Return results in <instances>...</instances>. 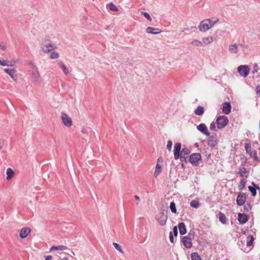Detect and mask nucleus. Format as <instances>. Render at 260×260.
<instances>
[{"label":"nucleus","mask_w":260,"mask_h":260,"mask_svg":"<svg viewBox=\"0 0 260 260\" xmlns=\"http://www.w3.org/2000/svg\"><path fill=\"white\" fill-rule=\"evenodd\" d=\"M258 70H259V68H258L257 64H255L253 66V70L252 71V74L253 75L255 74L256 73H257L258 72Z\"/></svg>","instance_id":"nucleus-45"},{"label":"nucleus","mask_w":260,"mask_h":260,"mask_svg":"<svg viewBox=\"0 0 260 260\" xmlns=\"http://www.w3.org/2000/svg\"><path fill=\"white\" fill-rule=\"evenodd\" d=\"M208 137L209 138L208 139L207 144L211 148H214L217 144L216 135H209Z\"/></svg>","instance_id":"nucleus-11"},{"label":"nucleus","mask_w":260,"mask_h":260,"mask_svg":"<svg viewBox=\"0 0 260 260\" xmlns=\"http://www.w3.org/2000/svg\"><path fill=\"white\" fill-rule=\"evenodd\" d=\"M51 54H50V58L51 59H57L59 57V54L58 53L55 52H52L51 51Z\"/></svg>","instance_id":"nucleus-40"},{"label":"nucleus","mask_w":260,"mask_h":260,"mask_svg":"<svg viewBox=\"0 0 260 260\" xmlns=\"http://www.w3.org/2000/svg\"><path fill=\"white\" fill-rule=\"evenodd\" d=\"M197 129L206 136H209L210 133L208 132L207 126L204 123H201L197 126Z\"/></svg>","instance_id":"nucleus-12"},{"label":"nucleus","mask_w":260,"mask_h":260,"mask_svg":"<svg viewBox=\"0 0 260 260\" xmlns=\"http://www.w3.org/2000/svg\"><path fill=\"white\" fill-rule=\"evenodd\" d=\"M62 260H68V258L67 257H64L62 259Z\"/></svg>","instance_id":"nucleus-61"},{"label":"nucleus","mask_w":260,"mask_h":260,"mask_svg":"<svg viewBox=\"0 0 260 260\" xmlns=\"http://www.w3.org/2000/svg\"><path fill=\"white\" fill-rule=\"evenodd\" d=\"M208 23V20L204 19L202 21L199 25L200 30L202 32H206L210 28Z\"/></svg>","instance_id":"nucleus-8"},{"label":"nucleus","mask_w":260,"mask_h":260,"mask_svg":"<svg viewBox=\"0 0 260 260\" xmlns=\"http://www.w3.org/2000/svg\"><path fill=\"white\" fill-rule=\"evenodd\" d=\"M222 111L225 114H229L231 111V105L230 102H225L223 104Z\"/></svg>","instance_id":"nucleus-19"},{"label":"nucleus","mask_w":260,"mask_h":260,"mask_svg":"<svg viewBox=\"0 0 260 260\" xmlns=\"http://www.w3.org/2000/svg\"><path fill=\"white\" fill-rule=\"evenodd\" d=\"M173 143L171 140H169L167 142V149L169 151H171Z\"/></svg>","instance_id":"nucleus-43"},{"label":"nucleus","mask_w":260,"mask_h":260,"mask_svg":"<svg viewBox=\"0 0 260 260\" xmlns=\"http://www.w3.org/2000/svg\"><path fill=\"white\" fill-rule=\"evenodd\" d=\"M170 208L173 213H176L177 212V210L176 208V205L175 203L173 202H171L170 205Z\"/></svg>","instance_id":"nucleus-34"},{"label":"nucleus","mask_w":260,"mask_h":260,"mask_svg":"<svg viewBox=\"0 0 260 260\" xmlns=\"http://www.w3.org/2000/svg\"><path fill=\"white\" fill-rule=\"evenodd\" d=\"M30 75L32 79V82L35 84H40L41 82V77L38 71V69L31 70L30 72Z\"/></svg>","instance_id":"nucleus-4"},{"label":"nucleus","mask_w":260,"mask_h":260,"mask_svg":"<svg viewBox=\"0 0 260 260\" xmlns=\"http://www.w3.org/2000/svg\"><path fill=\"white\" fill-rule=\"evenodd\" d=\"M202 157L200 153H194L191 154L189 157V162L193 165L197 166L199 162L201 160Z\"/></svg>","instance_id":"nucleus-5"},{"label":"nucleus","mask_w":260,"mask_h":260,"mask_svg":"<svg viewBox=\"0 0 260 260\" xmlns=\"http://www.w3.org/2000/svg\"><path fill=\"white\" fill-rule=\"evenodd\" d=\"M190 153V150L186 147L183 148L180 151V156H188Z\"/></svg>","instance_id":"nucleus-27"},{"label":"nucleus","mask_w":260,"mask_h":260,"mask_svg":"<svg viewBox=\"0 0 260 260\" xmlns=\"http://www.w3.org/2000/svg\"><path fill=\"white\" fill-rule=\"evenodd\" d=\"M190 44L192 45V46H197V47H199V46H203V43L201 41H200L199 40H193Z\"/></svg>","instance_id":"nucleus-30"},{"label":"nucleus","mask_w":260,"mask_h":260,"mask_svg":"<svg viewBox=\"0 0 260 260\" xmlns=\"http://www.w3.org/2000/svg\"><path fill=\"white\" fill-rule=\"evenodd\" d=\"M81 132L83 133H84V134H86L87 133V129L85 128H83L81 130Z\"/></svg>","instance_id":"nucleus-58"},{"label":"nucleus","mask_w":260,"mask_h":260,"mask_svg":"<svg viewBox=\"0 0 260 260\" xmlns=\"http://www.w3.org/2000/svg\"><path fill=\"white\" fill-rule=\"evenodd\" d=\"M146 32L148 34H151L153 35H156L160 34L161 31L159 29L156 28H153L150 26L146 28Z\"/></svg>","instance_id":"nucleus-20"},{"label":"nucleus","mask_w":260,"mask_h":260,"mask_svg":"<svg viewBox=\"0 0 260 260\" xmlns=\"http://www.w3.org/2000/svg\"><path fill=\"white\" fill-rule=\"evenodd\" d=\"M246 181L244 179H242L240 180L239 184V188L242 190L245 186Z\"/></svg>","instance_id":"nucleus-33"},{"label":"nucleus","mask_w":260,"mask_h":260,"mask_svg":"<svg viewBox=\"0 0 260 260\" xmlns=\"http://www.w3.org/2000/svg\"><path fill=\"white\" fill-rule=\"evenodd\" d=\"M30 229L29 228H22L19 233L20 237L21 239H24L26 238L28 234L30 232Z\"/></svg>","instance_id":"nucleus-17"},{"label":"nucleus","mask_w":260,"mask_h":260,"mask_svg":"<svg viewBox=\"0 0 260 260\" xmlns=\"http://www.w3.org/2000/svg\"><path fill=\"white\" fill-rule=\"evenodd\" d=\"M135 199L136 200H138V201H139L140 200V198L139 196L136 195L135 196Z\"/></svg>","instance_id":"nucleus-59"},{"label":"nucleus","mask_w":260,"mask_h":260,"mask_svg":"<svg viewBox=\"0 0 260 260\" xmlns=\"http://www.w3.org/2000/svg\"><path fill=\"white\" fill-rule=\"evenodd\" d=\"M160 169H161L160 166L158 164H157L156 165V167H155V171H154V176L155 177H156L158 176V175L159 174V173L160 171Z\"/></svg>","instance_id":"nucleus-35"},{"label":"nucleus","mask_w":260,"mask_h":260,"mask_svg":"<svg viewBox=\"0 0 260 260\" xmlns=\"http://www.w3.org/2000/svg\"><path fill=\"white\" fill-rule=\"evenodd\" d=\"M187 157V156H180L179 157V158L182 162H183V161H186V159Z\"/></svg>","instance_id":"nucleus-55"},{"label":"nucleus","mask_w":260,"mask_h":260,"mask_svg":"<svg viewBox=\"0 0 260 260\" xmlns=\"http://www.w3.org/2000/svg\"><path fill=\"white\" fill-rule=\"evenodd\" d=\"M58 64L60 66V67L62 68V69L63 70L64 73L66 75L68 74L69 73V70L68 69H67V68L64 65V64L61 61H59L58 62Z\"/></svg>","instance_id":"nucleus-29"},{"label":"nucleus","mask_w":260,"mask_h":260,"mask_svg":"<svg viewBox=\"0 0 260 260\" xmlns=\"http://www.w3.org/2000/svg\"><path fill=\"white\" fill-rule=\"evenodd\" d=\"M155 219L160 225H165L168 220V210L161 209L160 213L155 216Z\"/></svg>","instance_id":"nucleus-2"},{"label":"nucleus","mask_w":260,"mask_h":260,"mask_svg":"<svg viewBox=\"0 0 260 260\" xmlns=\"http://www.w3.org/2000/svg\"><path fill=\"white\" fill-rule=\"evenodd\" d=\"M191 260H201V258L198 253L193 252L191 254Z\"/></svg>","instance_id":"nucleus-32"},{"label":"nucleus","mask_w":260,"mask_h":260,"mask_svg":"<svg viewBox=\"0 0 260 260\" xmlns=\"http://www.w3.org/2000/svg\"><path fill=\"white\" fill-rule=\"evenodd\" d=\"M249 154L251 156V157H252L253 158V159L254 160H258V157L257 156V152L256 150H253V151H251Z\"/></svg>","instance_id":"nucleus-36"},{"label":"nucleus","mask_w":260,"mask_h":260,"mask_svg":"<svg viewBox=\"0 0 260 260\" xmlns=\"http://www.w3.org/2000/svg\"><path fill=\"white\" fill-rule=\"evenodd\" d=\"M190 206L192 208H198L200 206V203L198 200H193L190 202Z\"/></svg>","instance_id":"nucleus-31"},{"label":"nucleus","mask_w":260,"mask_h":260,"mask_svg":"<svg viewBox=\"0 0 260 260\" xmlns=\"http://www.w3.org/2000/svg\"><path fill=\"white\" fill-rule=\"evenodd\" d=\"M238 73L242 77H247L249 73L250 68L247 65H240L238 67Z\"/></svg>","instance_id":"nucleus-6"},{"label":"nucleus","mask_w":260,"mask_h":260,"mask_svg":"<svg viewBox=\"0 0 260 260\" xmlns=\"http://www.w3.org/2000/svg\"><path fill=\"white\" fill-rule=\"evenodd\" d=\"M216 123L218 129H222L229 123V119L225 116H219L216 119Z\"/></svg>","instance_id":"nucleus-3"},{"label":"nucleus","mask_w":260,"mask_h":260,"mask_svg":"<svg viewBox=\"0 0 260 260\" xmlns=\"http://www.w3.org/2000/svg\"><path fill=\"white\" fill-rule=\"evenodd\" d=\"M0 48L3 50H5L7 47L5 46L3 42H0Z\"/></svg>","instance_id":"nucleus-53"},{"label":"nucleus","mask_w":260,"mask_h":260,"mask_svg":"<svg viewBox=\"0 0 260 260\" xmlns=\"http://www.w3.org/2000/svg\"><path fill=\"white\" fill-rule=\"evenodd\" d=\"M6 60H2L0 59V65L2 66H6V65H8L7 63Z\"/></svg>","instance_id":"nucleus-52"},{"label":"nucleus","mask_w":260,"mask_h":260,"mask_svg":"<svg viewBox=\"0 0 260 260\" xmlns=\"http://www.w3.org/2000/svg\"><path fill=\"white\" fill-rule=\"evenodd\" d=\"M196 146L197 147H198V146H199L198 144V143H196Z\"/></svg>","instance_id":"nucleus-63"},{"label":"nucleus","mask_w":260,"mask_h":260,"mask_svg":"<svg viewBox=\"0 0 260 260\" xmlns=\"http://www.w3.org/2000/svg\"><path fill=\"white\" fill-rule=\"evenodd\" d=\"M4 71L7 73L13 80L16 81L17 80V76L15 75L16 73L15 69H4Z\"/></svg>","instance_id":"nucleus-15"},{"label":"nucleus","mask_w":260,"mask_h":260,"mask_svg":"<svg viewBox=\"0 0 260 260\" xmlns=\"http://www.w3.org/2000/svg\"><path fill=\"white\" fill-rule=\"evenodd\" d=\"M244 211L248 212L251 210V207L249 204L247 203L244 205Z\"/></svg>","instance_id":"nucleus-44"},{"label":"nucleus","mask_w":260,"mask_h":260,"mask_svg":"<svg viewBox=\"0 0 260 260\" xmlns=\"http://www.w3.org/2000/svg\"><path fill=\"white\" fill-rule=\"evenodd\" d=\"M245 149L247 153L249 154L251 152V144L246 143L245 145Z\"/></svg>","instance_id":"nucleus-38"},{"label":"nucleus","mask_w":260,"mask_h":260,"mask_svg":"<svg viewBox=\"0 0 260 260\" xmlns=\"http://www.w3.org/2000/svg\"><path fill=\"white\" fill-rule=\"evenodd\" d=\"M258 190H259V196H260V187H259V189Z\"/></svg>","instance_id":"nucleus-64"},{"label":"nucleus","mask_w":260,"mask_h":260,"mask_svg":"<svg viewBox=\"0 0 260 260\" xmlns=\"http://www.w3.org/2000/svg\"><path fill=\"white\" fill-rule=\"evenodd\" d=\"M169 238H170V242H172V243H173L174 242V237H173V236L172 232H170Z\"/></svg>","instance_id":"nucleus-54"},{"label":"nucleus","mask_w":260,"mask_h":260,"mask_svg":"<svg viewBox=\"0 0 260 260\" xmlns=\"http://www.w3.org/2000/svg\"><path fill=\"white\" fill-rule=\"evenodd\" d=\"M68 249V247L64 245H57V246H52L50 248V251H52L54 250L57 251L56 252V255L58 254H61L62 253L59 252V251H63Z\"/></svg>","instance_id":"nucleus-13"},{"label":"nucleus","mask_w":260,"mask_h":260,"mask_svg":"<svg viewBox=\"0 0 260 260\" xmlns=\"http://www.w3.org/2000/svg\"><path fill=\"white\" fill-rule=\"evenodd\" d=\"M246 200V194L244 192H241L237 196L236 200L237 204L239 206H242L244 205Z\"/></svg>","instance_id":"nucleus-10"},{"label":"nucleus","mask_w":260,"mask_h":260,"mask_svg":"<svg viewBox=\"0 0 260 260\" xmlns=\"http://www.w3.org/2000/svg\"><path fill=\"white\" fill-rule=\"evenodd\" d=\"M178 228L180 235H183L186 233V229L184 222H180L178 224Z\"/></svg>","instance_id":"nucleus-21"},{"label":"nucleus","mask_w":260,"mask_h":260,"mask_svg":"<svg viewBox=\"0 0 260 260\" xmlns=\"http://www.w3.org/2000/svg\"><path fill=\"white\" fill-rule=\"evenodd\" d=\"M173 233L175 236H177L178 235V230L177 226H175L173 228Z\"/></svg>","instance_id":"nucleus-56"},{"label":"nucleus","mask_w":260,"mask_h":260,"mask_svg":"<svg viewBox=\"0 0 260 260\" xmlns=\"http://www.w3.org/2000/svg\"><path fill=\"white\" fill-rule=\"evenodd\" d=\"M238 219L241 224H244L248 221V216L244 213H239Z\"/></svg>","instance_id":"nucleus-18"},{"label":"nucleus","mask_w":260,"mask_h":260,"mask_svg":"<svg viewBox=\"0 0 260 260\" xmlns=\"http://www.w3.org/2000/svg\"><path fill=\"white\" fill-rule=\"evenodd\" d=\"M203 153L205 154L206 158V159L207 160L210 158V157L211 156V153L210 152H209L207 151H205Z\"/></svg>","instance_id":"nucleus-49"},{"label":"nucleus","mask_w":260,"mask_h":260,"mask_svg":"<svg viewBox=\"0 0 260 260\" xmlns=\"http://www.w3.org/2000/svg\"><path fill=\"white\" fill-rule=\"evenodd\" d=\"M229 51L231 53H237L238 52V45L236 44L230 45L229 47Z\"/></svg>","instance_id":"nucleus-22"},{"label":"nucleus","mask_w":260,"mask_h":260,"mask_svg":"<svg viewBox=\"0 0 260 260\" xmlns=\"http://www.w3.org/2000/svg\"><path fill=\"white\" fill-rule=\"evenodd\" d=\"M29 65L30 67L31 68V70L38 69L37 67L35 66L32 62H30L29 63Z\"/></svg>","instance_id":"nucleus-51"},{"label":"nucleus","mask_w":260,"mask_h":260,"mask_svg":"<svg viewBox=\"0 0 260 260\" xmlns=\"http://www.w3.org/2000/svg\"><path fill=\"white\" fill-rule=\"evenodd\" d=\"M113 245L116 249H117V250H118L119 252H120L122 253H123V251L119 244L114 242L113 243Z\"/></svg>","instance_id":"nucleus-39"},{"label":"nucleus","mask_w":260,"mask_h":260,"mask_svg":"<svg viewBox=\"0 0 260 260\" xmlns=\"http://www.w3.org/2000/svg\"><path fill=\"white\" fill-rule=\"evenodd\" d=\"M213 37L212 36H208L203 38V45H208L213 41Z\"/></svg>","instance_id":"nucleus-24"},{"label":"nucleus","mask_w":260,"mask_h":260,"mask_svg":"<svg viewBox=\"0 0 260 260\" xmlns=\"http://www.w3.org/2000/svg\"><path fill=\"white\" fill-rule=\"evenodd\" d=\"M182 242L186 248H190L192 246L191 239L187 236L183 237Z\"/></svg>","instance_id":"nucleus-16"},{"label":"nucleus","mask_w":260,"mask_h":260,"mask_svg":"<svg viewBox=\"0 0 260 260\" xmlns=\"http://www.w3.org/2000/svg\"><path fill=\"white\" fill-rule=\"evenodd\" d=\"M255 91L256 94L260 97V85H258L256 86Z\"/></svg>","instance_id":"nucleus-50"},{"label":"nucleus","mask_w":260,"mask_h":260,"mask_svg":"<svg viewBox=\"0 0 260 260\" xmlns=\"http://www.w3.org/2000/svg\"><path fill=\"white\" fill-rule=\"evenodd\" d=\"M194 113L196 115L201 116L204 113V108L203 106H198L196 110L194 111Z\"/></svg>","instance_id":"nucleus-23"},{"label":"nucleus","mask_w":260,"mask_h":260,"mask_svg":"<svg viewBox=\"0 0 260 260\" xmlns=\"http://www.w3.org/2000/svg\"><path fill=\"white\" fill-rule=\"evenodd\" d=\"M216 123H215L214 122H212L210 125V130L211 131H215L216 130Z\"/></svg>","instance_id":"nucleus-47"},{"label":"nucleus","mask_w":260,"mask_h":260,"mask_svg":"<svg viewBox=\"0 0 260 260\" xmlns=\"http://www.w3.org/2000/svg\"><path fill=\"white\" fill-rule=\"evenodd\" d=\"M109 9L110 10L113 11H117L118 8L116 7V6L113 4L112 3H111L109 5Z\"/></svg>","instance_id":"nucleus-41"},{"label":"nucleus","mask_w":260,"mask_h":260,"mask_svg":"<svg viewBox=\"0 0 260 260\" xmlns=\"http://www.w3.org/2000/svg\"><path fill=\"white\" fill-rule=\"evenodd\" d=\"M6 61H7L6 63L8 64V65H6V66H7V67H13L15 65V64L16 63V61L14 60L10 61L8 60H6Z\"/></svg>","instance_id":"nucleus-46"},{"label":"nucleus","mask_w":260,"mask_h":260,"mask_svg":"<svg viewBox=\"0 0 260 260\" xmlns=\"http://www.w3.org/2000/svg\"><path fill=\"white\" fill-rule=\"evenodd\" d=\"M248 239H249V240H248L247 241V246H250L252 245L253 241H254V238L252 236H248L247 237Z\"/></svg>","instance_id":"nucleus-37"},{"label":"nucleus","mask_w":260,"mask_h":260,"mask_svg":"<svg viewBox=\"0 0 260 260\" xmlns=\"http://www.w3.org/2000/svg\"><path fill=\"white\" fill-rule=\"evenodd\" d=\"M251 184L252 186H249L248 187L249 190L251 193L252 197H255L256 195V191L259 189L258 185L256 184L254 182H252Z\"/></svg>","instance_id":"nucleus-14"},{"label":"nucleus","mask_w":260,"mask_h":260,"mask_svg":"<svg viewBox=\"0 0 260 260\" xmlns=\"http://www.w3.org/2000/svg\"><path fill=\"white\" fill-rule=\"evenodd\" d=\"M219 220L223 224L226 223V218L225 214L221 212L219 214Z\"/></svg>","instance_id":"nucleus-26"},{"label":"nucleus","mask_w":260,"mask_h":260,"mask_svg":"<svg viewBox=\"0 0 260 260\" xmlns=\"http://www.w3.org/2000/svg\"><path fill=\"white\" fill-rule=\"evenodd\" d=\"M238 173L240 175L241 177H245L247 178L248 177L247 171L246 170V169L245 168H242L239 170Z\"/></svg>","instance_id":"nucleus-25"},{"label":"nucleus","mask_w":260,"mask_h":260,"mask_svg":"<svg viewBox=\"0 0 260 260\" xmlns=\"http://www.w3.org/2000/svg\"><path fill=\"white\" fill-rule=\"evenodd\" d=\"M61 120L66 126L70 127L72 125V119L66 113H61Z\"/></svg>","instance_id":"nucleus-7"},{"label":"nucleus","mask_w":260,"mask_h":260,"mask_svg":"<svg viewBox=\"0 0 260 260\" xmlns=\"http://www.w3.org/2000/svg\"><path fill=\"white\" fill-rule=\"evenodd\" d=\"M6 173L7 175V176L6 177L7 180H9L11 178L13 174H14V171L10 168H8L7 169Z\"/></svg>","instance_id":"nucleus-28"},{"label":"nucleus","mask_w":260,"mask_h":260,"mask_svg":"<svg viewBox=\"0 0 260 260\" xmlns=\"http://www.w3.org/2000/svg\"><path fill=\"white\" fill-rule=\"evenodd\" d=\"M41 48L44 53H49L56 49L57 47L55 45L52 44L49 39H46L41 45Z\"/></svg>","instance_id":"nucleus-1"},{"label":"nucleus","mask_w":260,"mask_h":260,"mask_svg":"<svg viewBox=\"0 0 260 260\" xmlns=\"http://www.w3.org/2000/svg\"><path fill=\"white\" fill-rule=\"evenodd\" d=\"M52 257L51 255H47L45 256V260H52Z\"/></svg>","instance_id":"nucleus-57"},{"label":"nucleus","mask_w":260,"mask_h":260,"mask_svg":"<svg viewBox=\"0 0 260 260\" xmlns=\"http://www.w3.org/2000/svg\"><path fill=\"white\" fill-rule=\"evenodd\" d=\"M143 15L149 21H151V18L150 15L147 12H143Z\"/></svg>","instance_id":"nucleus-48"},{"label":"nucleus","mask_w":260,"mask_h":260,"mask_svg":"<svg viewBox=\"0 0 260 260\" xmlns=\"http://www.w3.org/2000/svg\"><path fill=\"white\" fill-rule=\"evenodd\" d=\"M181 166H182V167L183 168H184V164H183V163H182V164H181Z\"/></svg>","instance_id":"nucleus-62"},{"label":"nucleus","mask_w":260,"mask_h":260,"mask_svg":"<svg viewBox=\"0 0 260 260\" xmlns=\"http://www.w3.org/2000/svg\"><path fill=\"white\" fill-rule=\"evenodd\" d=\"M206 20H208V22H209V26H210V28H211L214 24H215L218 21V19H217L215 21H212L211 19H206Z\"/></svg>","instance_id":"nucleus-42"},{"label":"nucleus","mask_w":260,"mask_h":260,"mask_svg":"<svg viewBox=\"0 0 260 260\" xmlns=\"http://www.w3.org/2000/svg\"><path fill=\"white\" fill-rule=\"evenodd\" d=\"M240 45L241 47H243V48H248V46H245V45H242V44H240Z\"/></svg>","instance_id":"nucleus-60"},{"label":"nucleus","mask_w":260,"mask_h":260,"mask_svg":"<svg viewBox=\"0 0 260 260\" xmlns=\"http://www.w3.org/2000/svg\"><path fill=\"white\" fill-rule=\"evenodd\" d=\"M181 144L180 143H176L174 147V159L177 160L180 156V152L181 151Z\"/></svg>","instance_id":"nucleus-9"}]
</instances>
